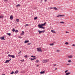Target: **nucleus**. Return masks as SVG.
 <instances>
[{
	"label": "nucleus",
	"mask_w": 75,
	"mask_h": 75,
	"mask_svg": "<svg viewBox=\"0 0 75 75\" xmlns=\"http://www.w3.org/2000/svg\"><path fill=\"white\" fill-rule=\"evenodd\" d=\"M20 5L19 4H18L17 5H16V7L17 8V7H19V6H20Z\"/></svg>",
	"instance_id": "nucleus-23"
},
{
	"label": "nucleus",
	"mask_w": 75,
	"mask_h": 75,
	"mask_svg": "<svg viewBox=\"0 0 75 75\" xmlns=\"http://www.w3.org/2000/svg\"><path fill=\"white\" fill-rule=\"evenodd\" d=\"M37 59V58H36V57H34L33 59V58L30 59V60L31 61H33V60H34V59Z\"/></svg>",
	"instance_id": "nucleus-10"
},
{
	"label": "nucleus",
	"mask_w": 75,
	"mask_h": 75,
	"mask_svg": "<svg viewBox=\"0 0 75 75\" xmlns=\"http://www.w3.org/2000/svg\"><path fill=\"white\" fill-rule=\"evenodd\" d=\"M18 73V71L17 70L16 71H15L14 74H17V73Z\"/></svg>",
	"instance_id": "nucleus-15"
},
{
	"label": "nucleus",
	"mask_w": 75,
	"mask_h": 75,
	"mask_svg": "<svg viewBox=\"0 0 75 75\" xmlns=\"http://www.w3.org/2000/svg\"><path fill=\"white\" fill-rule=\"evenodd\" d=\"M60 24H65V23H64V22H60Z\"/></svg>",
	"instance_id": "nucleus-22"
},
{
	"label": "nucleus",
	"mask_w": 75,
	"mask_h": 75,
	"mask_svg": "<svg viewBox=\"0 0 75 75\" xmlns=\"http://www.w3.org/2000/svg\"><path fill=\"white\" fill-rule=\"evenodd\" d=\"M37 51L38 52H42V50H41V48H38L37 49Z\"/></svg>",
	"instance_id": "nucleus-2"
},
{
	"label": "nucleus",
	"mask_w": 75,
	"mask_h": 75,
	"mask_svg": "<svg viewBox=\"0 0 75 75\" xmlns=\"http://www.w3.org/2000/svg\"><path fill=\"white\" fill-rule=\"evenodd\" d=\"M38 27H39L40 28L45 29V28L44 27H43L42 26H41V24H39V25H38Z\"/></svg>",
	"instance_id": "nucleus-1"
},
{
	"label": "nucleus",
	"mask_w": 75,
	"mask_h": 75,
	"mask_svg": "<svg viewBox=\"0 0 75 75\" xmlns=\"http://www.w3.org/2000/svg\"><path fill=\"white\" fill-rule=\"evenodd\" d=\"M28 24H26L25 25V27H27V26H28Z\"/></svg>",
	"instance_id": "nucleus-36"
},
{
	"label": "nucleus",
	"mask_w": 75,
	"mask_h": 75,
	"mask_svg": "<svg viewBox=\"0 0 75 75\" xmlns=\"http://www.w3.org/2000/svg\"><path fill=\"white\" fill-rule=\"evenodd\" d=\"M19 38H22V37H21V36H19Z\"/></svg>",
	"instance_id": "nucleus-39"
},
{
	"label": "nucleus",
	"mask_w": 75,
	"mask_h": 75,
	"mask_svg": "<svg viewBox=\"0 0 75 75\" xmlns=\"http://www.w3.org/2000/svg\"><path fill=\"white\" fill-rule=\"evenodd\" d=\"M44 73H45V71L40 72V73L41 74H44Z\"/></svg>",
	"instance_id": "nucleus-11"
},
{
	"label": "nucleus",
	"mask_w": 75,
	"mask_h": 75,
	"mask_svg": "<svg viewBox=\"0 0 75 75\" xmlns=\"http://www.w3.org/2000/svg\"><path fill=\"white\" fill-rule=\"evenodd\" d=\"M37 18H38L37 17H35L34 18V20H36V19H37Z\"/></svg>",
	"instance_id": "nucleus-26"
},
{
	"label": "nucleus",
	"mask_w": 75,
	"mask_h": 75,
	"mask_svg": "<svg viewBox=\"0 0 75 75\" xmlns=\"http://www.w3.org/2000/svg\"><path fill=\"white\" fill-rule=\"evenodd\" d=\"M7 34L8 35H9V36H10V35H11V33H7Z\"/></svg>",
	"instance_id": "nucleus-21"
},
{
	"label": "nucleus",
	"mask_w": 75,
	"mask_h": 75,
	"mask_svg": "<svg viewBox=\"0 0 75 75\" xmlns=\"http://www.w3.org/2000/svg\"><path fill=\"white\" fill-rule=\"evenodd\" d=\"M70 74H71V72H68V73H66L65 74V75H69Z\"/></svg>",
	"instance_id": "nucleus-12"
},
{
	"label": "nucleus",
	"mask_w": 75,
	"mask_h": 75,
	"mask_svg": "<svg viewBox=\"0 0 75 75\" xmlns=\"http://www.w3.org/2000/svg\"><path fill=\"white\" fill-rule=\"evenodd\" d=\"M38 66H39L38 65H37V67H38Z\"/></svg>",
	"instance_id": "nucleus-50"
},
{
	"label": "nucleus",
	"mask_w": 75,
	"mask_h": 75,
	"mask_svg": "<svg viewBox=\"0 0 75 75\" xmlns=\"http://www.w3.org/2000/svg\"><path fill=\"white\" fill-rule=\"evenodd\" d=\"M45 32V30H42V31H40V30H38V32L40 34H41V33H44V32Z\"/></svg>",
	"instance_id": "nucleus-3"
},
{
	"label": "nucleus",
	"mask_w": 75,
	"mask_h": 75,
	"mask_svg": "<svg viewBox=\"0 0 75 75\" xmlns=\"http://www.w3.org/2000/svg\"><path fill=\"white\" fill-rule=\"evenodd\" d=\"M3 16H0V18H3Z\"/></svg>",
	"instance_id": "nucleus-33"
},
{
	"label": "nucleus",
	"mask_w": 75,
	"mask_h": 75,
	"mask_svg": "<svg viewBox=\"0 0 75 75\" xmlns=\"http://www.w3.org/2000/svg\"><path fill=\"white\" fill-rule=\"evenodd\" d=\"M57 10H58V8H57Z\"/></svg>",
	"instance_id": "nucleus-53"
},
{
	"label": "nucleus",
	"mask_w": 75,
	"mask_h": 75,
	"mask_svg": "<svg viewBox=\"0 0 75 75\" xmlns=\"http://www.w3.org/2000/svg\"><path fill=\"white\" fill-rule=\"evenodd\" d=\"M0 38L2 40H5V39L3 37H2L1 38Z\"/></svg>",
	"instance_id": "nucleus-8"
},
{
	"label": "nucleus",
	"mask_w": 75,
	"mask_h": 75,
	"mask_svg": "<svg viewBox=\"0 0 75 75\" xmlns=\"http://www.w3.org/2000/svg\"><path fill=\"white\" fill-rule=\"evenodd\" d=\"M50 45L51 46H52L54 45V43H52L50 44Z\"/></svg>",
	"instance_id": "nucleus-30"
},
{
	"label": "nucleus",
	"mask_w": 75,
	"mask_h": 75,
	"mask_svg": "<svg viewBox=\"0 0 75 75\" xmlns=\"http://www.w3.org/2000/svg\"><path fill=\"white\" fill-rule=\"evenodd\" d=\"M31 44V43H29L28 44V45H30Z\"/></svg>",
	"instance_id": "nucleus-41"
},
{
	"label": "nucleus",
	"mask_w": 75,
	"mask_h": 75,
	"mask_svg": "<svg viewBox=\"0 0 75 75\" xmlns=\"http://www.w3.org/2000/svg\"><path fill=\"white\" fill-rule=\"evenodd\" d=\"M8 57H11L13 58H15V56H14V55H11L10 54H8Z\"/></svg>",
	"instance_id": "nucleus-4"
},
{
	"label": "nucleus",
	"mask_w": 75,
	"mask_h": 75,
	"mask_svg": "<svg viewBox=\"0 0 75 75\" xmlns=\"http://www.w3.org/2000/svg\"><path fill=\"white\" fill-rule=\"evenodd\" d=\"M67 65H69V64H67Z\"/></svg>",
	"instance_id": "nucleus-48"
},
{
	"label": "nucleus",
	"mask_w": 75,
	"mask_h": 75,
	"mask_svg": "<svg viewBox=\"0 0 75 75\" xmlns=\"http://www.w3.org/2000/svg\"><path fill=\"white\" fill-rule=\"evenodd\" d=\"M31 57H32V58H35V56H33V55H32L31 56Z\"/></svg>",
	"instance_id": "nucleus-24"
},
{
	"label": "nucleus",
	"mask_w": 75,
	"mask_h": 75,
	"mask_svg": "<svg viewBox=\"0 0 75 75\" xmlns=\"http://www.w3.org/2000/svg\"><path fill=\"white\" fill-rule=\"evenodd\" d=\"M53 65H57V64H54Z\"/></svg>",
	"instance_id": "nucleus-49"
},
{
	"label": "nucleus",
	"mask_w": 75,
	"mask_h": 75,
	"mask_svg": "<svg viewBox=\"0 0 75 75\" xmlns=\"http://www.w3.org/2000/svg\"><path fill=\"white\" fill-rule=\"evenodd\" d=\"M42 62L43 63H46V62H48V60L47 59L43 60H42Z\"/></svg>",
	"instance_id": "nucleus-5"
},
{
	"label": "nucleus",
	"mask_w": 75,
	"mask_h": 75,
	"mask_svg": "<svg viewBox=\"0 0 75 75\" xmlns=\"http://www.w3.org/2000/svg\"><path fill=\"white\" fill-rule=\"evenodd\" d=\"M20 51V52H19V54H20V53H21V51Z\"/></svg>",
	"instance_id": "nucleus-43"
},
{
	"label": "nucleus",
	"mask_w": 75,
	"mask_h": 75,
	"mask_svg": "<svg viewBox=\"0 0 75 75\" xmlns=\"http://www.w3.org/2000/svg\"><path fill=\"white\" fill-rule=\"evenodd\" d=\"M66 33H69V32H67V31H66Z\"/></svg>",
	"instance_id": "nucleus-44"
},
{
	"label": "nucleus",
	"mask_w": 75,
	"mask_h": 75,
	"mask_svg": "<svg viewBox=\"0 0 75 75\" xmlns=\"http://www.w3.org/2000/svg\"><path fill=\"white\" fill-rule=\"evenodd\" d=\"M15 32H16L17 33H18V30H15Z\"/></svg>",
	"instance_id": "nucleus-28"
},
{
	"label": "nucleus",
	"mask_w": 75,
	"mask_h": 75,
	"mask_svg": "<svg viewBox=\"0 0 75 75\" xmlns=\"http://www.w3.org/2000/svg\"><path fill=\"white\" fill-rule=\"evenodd\" d=\"M10 18L11 20H13V16L12 15H11L10 16Z\"/></svg>",
	"instance_id": "nucleus-9"
},
{
	"label": "nucleus",
	"mask_w": 75,
	"mask_h": 75,
	"mask_svg": "<svg viewBox=\"0 0 75 75\" xmlns=\"http://www.w3.org/2000/svg\"><path fill=\"white\" fill-rule=\"evenodd\" d=\"M24 57H25V58H27L28 57V56L27 55H25L24 56Z\"/></svg>",
	"instance_id": "nucleus-29"
},
{
	"label": "nucleus",
	"mask_w": 75,
	"mask_h": 75,
	"mask_svg": "<svg viewBox=\"0 0 75 75\" xmlns=\"http://www.w3.org/2000/svg\"><path fill=\"white\" fill-rule=\"evenodd\" d=\"M45 2H46L47 1V0H45Z\"/></svg>",
	"instance_id": "nucleus-47"
},
{
	"label": "nucleus",
	"mask_w": 75,
	"mask_h": 75,
	"mask_svg": "<svg viewBox=\"0 0 75 75\" xmlns=\"http://www.w3.org/2000/svg\"><path fill=\"white\" fill-rule=\"evenodd\" d=\"M45 24H46V22H45L43 24H42L41 25L42 26H44V25H45Z\"/></svg>",
	"instance_id": "nucleus-6"
},
{
	"label": "nucleus",
	"mask_w": 75,
	"mask_h": 75,
	"mask_svg": "<svg viewBox=\"0 0 75 75\" xmlns=\"http://www.w3.org/2000/svg\"><path fill=\"white\" fill-rule=\"evenodd\" d=\"M51 32H52V33H55V31H54V30H51Z\"/></svg>",
	"instance_id": "nucleus-18"
},
{
	"label": "nucleus",
	"mask_w": 75,
	"mask_h": 75,
	"mask_svg": "<svg viewBox=\"0 0 75 75\" xmlns=\"http://www.w3.org/2000/svg\"><path fill=\"white\" fill-rule=\"evenodd\" d=\"M56 69H57V68H56V69H55V70H56Z\"/></svg>",
	"instance_id": "nucleus-52"
},
{
	"label": "nucleus",
	"mask_w": 75,
	"mask_h": 75,
	"mask_svg": "<svg viewBox=\"0 0 75 75\" xmlns=\"http://www.w3.org/2000/svg\"><path fill=\"white\" fill-rule=\"evenodd\" d=\"M29 42V41L28 40H25L24 42L25 43H27V42Z\"/></svg>",
	"instance_id": "nucleus-16"
},
{
	"label": "nucleus",
	"mask_w": 75,
	"mask_h": 75,
	"mask_svg": "<svg viewBox=\"0 0 75 75\" xmlns=\"http://www.w3.org/2000/svg\"><path fill=\"white\" fill-rule=\"evenodd\" d=\"M72 46H73V47H74V46H75V45L74 44H73L72 45Z\"/></svg>",
	"instance_id": "nucleus-40"
},
{
	"label": "nucleus",
	"mask_w": 75,
	"mask_h": 75,
	"mask_svg": "<svg viewBox=\"0 0 75 75\" xmlns=\"http://www.w3.org/2000/svg\"><path fill=\"white\" fill-rule=\"evenodd\" d=\"M16 20L17 22H18L19 21V19H16Z\"/></svg>",
	"instance_id": "nucleus-20"
},
{
	"label": "nucleus",
	"mask_w": 75,
	"mask_h": 75,
	"mask_svg": "<svg viewBox=\"0 0 75 75\" xmlns=\"http://www.w3.org/2000/svg\"><path fill=\"white\" fill-rule=\"evenodd\" d=\"M53 8H54V10H57V8L56 7Z\"/></svg>",
	"instance_id": "nucleus-31"
},
{
	"label": "nucleus",
	"mask_w": 75,
	"mask_h": 75,
	"mask_svg": "<svg viewBox=\"0 0 75 75\" xmlns=\"http://www.w3.org/2000/svg\"><path fill=\"white\" fill-rule=\"evenodd\" d=\"M9 61L8 60H6V61L5 62V64H7V63H8V62H9Z\"/></svg>",
	"instance_id": "nucleus-13"
},
{
	"label": "nucleus",
	"mask_w": 75,
	"mask_h": 75,
	"mask_svg": "<svg viewBox=\"0 0 75 75\" xmlns=\"http://www.w3.org/2000/svg\"><path fill=\"white\" fill-rule=\"evenodd\" d=\"M73 56L72 55H70L68 56V57L69 58H72Z\"/></svg>",
	"instance_id": "nucleus-14"
},
{
	"label": "nucleus",
	"mask_w": 75,
	"mask_h": 75,
	"mask_svg": "<svg viewBox=\"0 0 75 75\" xmlns=\"http://www.w3.org/2000/svg\"><path fill=\"white\" fill-rule=\"evenodd\" d=\"M69 43H68V42H66L65 43V44H66V45H68V44H69Z\"/></svg>",
	"instance_id": "nucleus-27"
},
{
	"label": "nucleus",
	"mask_w": 75,
	"mask_h": 75,
	"mask_svg": "<svg viewBox=\"0 0 75 75\" xmlns=\"http://www.w3.org/2000/svg\"><path fill=\"white\" fill-rule=\"evenodd\" d=\"M41 0V1H42V0Z\"/></svg>",
	"instance_id": "nucleus-54"
},
{
	"label": "nucleus",
	"mask_w": 75,
	"mask_h": 75,
	"mask_svg": "<svg viewBox=\"0 0 75 75\" xmlns=\"http://www.w3.org/2000/svg\"><path fill=\"white\" fill-rule=\"evenodd\" d=\"M24 61V59H23L21 60V61H22V62Z\"/></svg>",
	"instance_id": "nucleus-42"
},
{
	"label": "nucleus",
	"mask_w": 75,
	"mask_h": 75,
	"mask_svg": "<svg viewBox=\"0 0 75 75\" xmlns=\"http://www.w3.org/2000/svg\"><path fill=\"white\" fill-rule=\"evenodd\" d=\"M39 60H37L35 61L36 63H38V62H39Z\"/></svg>",
	"instance_id": "nucleus-25"
},
{
	"label": "nucleus",
	"mask_w": 75,
	"mask_h": 75,
	"mask_svg": "<svg viewBox=\"0 0 75 75\" xmlns=\"http://www.w3.org/2000/svg\"><path fill=\"white\" fill-rule=\"evenodd\" d=\"M12 31H13V32H14L15 31V29L13 28L12 29Z\"/></svg>",
	"instance_id": "nucleus-19"
},
{
	"label": "nucleus",
	"mask_w": 75,
	"mask_h": 75,
	"mask_svg": "<svg viewBox=\"0 0 75 75\" xmlns=\"http://www.w3.org/2000/svg\"><path fill=\"white\" fill-rule=\"evenodd\" d=\"M68 70H66V71L64 72H65V73H67V72H68Z\"/></svg>",
	"instance_id": "nucleus-35"
},
{
	"label": "nucleus",
	"mask_w": 75,
	"mask_h": 75,
	"mask_svg": "<svg viewBox=\"0 0 75 75\" xmlns=\"http://www.w3.org/2000/svg\"><path fill=\"white\" fill-rule=\"evenodd\" d=\"M71 60H69L68 61V62H71Z\"/></svg>",
	"instance_id": "nucleus-32"
},
{
	"label": "nucleus",
	"mask_w": 75,
	"mask_h": 75,
	"mask_svg": "<svg viewBox=\"0 0 75 75\" xmlns=\"http://www.w3.org/2000/svg\"><path fill=\"white\" fill-rule=\"evenodd\" d=\"M4 1H8V0H4Z\"/></svg>",
	"instance_id": "nucleus-38"
},
{
	"label": "nucleus",
	"mask_w": 75,
	"mask_h": 75,
	"mask_svg": "<svg viewBox=\"0 0 75 75\" xmlns=\"http://www.w3.org/2000/svg\"><path fill=\"white\" fill-rule=\"evenodd\" d=\"M22 33L23 35V34H24V31H22Z\"/></svg>",
	"instance_id": "nucleus-37"
},
{
	"label": "nucleus",
	"mask_w": 75,
	"mask_h": 75,
	"mask_svg": "<svg viewBox=\"0 0 75 75\" xmlns=\"http://www.w3.org/2000/svg\"><path fill=\"white\" fill-rule=\"evenodd\" d=\"M57 53H59V52H60V50H57Z\"/></svg>",
	"instance_id": "nucleus-17"
},
{
	"label": "nucleus",
	"mask_w": 75,
	"mask_h": 75,
	"mask_svg": "<svg viewBox=\"0 0 75 75\" xmlns=\"http://www.w3.org/2000/svg\"><path fill=\"white\" fill-rule=\"evenodd\" d=\"M14 74V71H12V72L11 73V74Z\"/></svg>",
	"instance_id": "nucleus-34"
},
{
	"label": "nucleus",
	"mask_w": 75,
	"mask_h": 75,
	"mask_svg": "<svg viewBox=\"0 0 75 75\" xmlns=\"http://www.w3.org/2000/svg\"><path fill=\"white\" fill-rule=\"evenodd\" d=\"M51 9H52V8H52V7H51V8H50Z\"/></svg>",
	"instance_id": "nucleus-45"
},
{
	"label": "nucleus",
	"mask_w": 75,
	"mask_h": 75,
	"mask_svg": "<svg viewBox=\"0 0 75 75\" xmlns=\"http://www.w3.org/2000/svg\"><path fill=\"white\" fill-rule=\"evenodd\" d=\"M11 59H10L9 60H8V61H9V62H10V61H11Z\"/></svg>",
	"instance_id": "nucleus-46"
},
{
	"label": "nucleus",
	"mask_w": 75,
	"mask_h": 75,
	"mask_svg": "<svg viewBox=\"0 0 75 75\" xmlns=\"http://www.w3.org/2000/svg\"><path fill=\"white\" fill-rule=\"evenodd\" d=\"M64 16L63 15H58L57 17H63Z\"/></svg>",
	"instance_id": "nucleus-7"
},
{
	"label": "nucleus",
	"mask_w": 75,
	"mask_h": 75,
	"mask_svg": "<svg viewBox=\"0 0 75 75\" xmlns=\"http://www.w3.org/2000/svg\"><path fill=\"white\" fill-rule=\"evenodd\" d=\"M58 8H60V7H59Z\"/></svg>",
	"instance_id": "nucleus-51"
}]
</instances>
